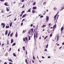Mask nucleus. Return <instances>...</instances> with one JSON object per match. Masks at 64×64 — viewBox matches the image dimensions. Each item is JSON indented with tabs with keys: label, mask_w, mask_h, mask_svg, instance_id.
Here are the masks:
<instances>
[{
	"label": "nucleus",
	"mask_w": 64,
	"mask_h": 64,
	"mask_svg": "<svg viewBox=\"0 0 64 64\" xmlns=\"http://www.w3.org/2000/svg\"><path fill=\"white\" fill-rule=\"evenodd\" d=\"M4 45V44H2L1 46L2 47H3V46Z\"/></svg>",
	"instance_id": "obj_46"
},
{
	"label": "nucleus",
	"mask_w": 64,
	"mask_h": 64,
	"mask_svg": "<svg viewBox=\"0 0 64 64\" xmlns=\"http://www.w3.org/2000/svg\"><path fill=\"white\" fill-rule=\"evenodd\" d=\"M17 36H18V34L17 33V32H16L15 34V37H17Z\"/></svg>",
	"instance_id": "obj_17"
},
{
	"label": "nucleus",
	"mask_w": 64,
	"mask_h": 64,
	"mask_svg": "<svg viewBox=\"0 0 64 64\" xmlns=\"http://www.w3.org/2000/svg\"><path fill=\"white\" fill-rule=\"evenodd\" d=\"M46 39V41L47 42H48V40H49V37L48 36H46L45 37V38L44 39V40H45Z\"/></svg>",
	"instance_id": "obj_4"
},
{
	"label": "nucleus",
	"mask_w": 64,
	"mask_h": 64,
	"mask_svg": "<svg viewBox=\"0 0 64 64\" xmlns=\"http://www.w3.org/2000/svg\"><path fill=\"white\" fill-rule=\"evenodd\" d=\"M34 39H36V38L37 39L38 38V32H37L35 35V32L34 33Z\"/></svg>",
	"instance_id": "obj_3"
},
{
	"label": "nucleus",
	"mask_w": 64,
	"mask_h": 64,
	"mask_svg": "<svg viewBox=\"0 0 64 64\" xmlns=\"http://www.w3.org/2000/svg\"><path fill=\"white\" fill-rule=\"evenodd\" d=\"M23 40L24 42H25V43H26L28 41V38L27 37H25V38H23Z\"/></svg>",
	"instance_id": "obj_2"
},
{
	"label": "nucleus",
	"mask_w": 64,
	"mask_h": 64,
	"mask_svg": "<svg viewBox=\"0 0 64 64\" xmlns=\"http://www.w3.org/2000/svg\"><path fill=\"white\" fill-rule=\"evenodd\" d=\"M59 34H58L57 36V38H59Z\"/></svg>",
	"instance_id": "obj_52"
},
{
	"label": "nucleus",
	"mask_w": 64,
	"mask_h": 64,
	"mask_svg": "<svg viewBox=\"0 0 64 64\" xmlns=\"http://www.w3.org/2000/svg\"><path fill=\"white\" fill-rule=\"evenodd\" d=\"M7 4H8V2H6L4 4V5L5 6H8V5H7Z\"/></svg>",
	"instance_id": "obj_10"
},
{
	"label": "nucleus",
	"mask_w": 64,
	"mask_h": 64,
	"mask_svg": "<svg viewBox=\"0 0 64 64\" xmlns=\"http://www.w3.org/2000/svg\"><path fill=\"white\" fill-rule=\"evenodd\" d=\"M24 12H25V11H23L21 13V14H22V15H23V13H24Z\"/></svg>",
	"instance_id": "obj_24"
},
{
	"label": "nucleus",
	"mask_w": 64,
	"mask_h": 64,
	"mask_svg": "<svg viewBox=\"0 0 64 64\" xmlns=\"http://www.w3.org/2000/svg\"><path fill=\"white\" fill-rule=\"evenodd\" d=\"M42 58L44 59V58H45V57H43V56H42Z\"/></svg>",
	"instance_id": "obj_63"
},
{
	"label": "nucleus",
	"mask_w": 64,
	"mask_h": 64,
	"mask_svg": "<svg viewBox=\"0 0 64 64\" xmlns=\"http://www.w3.org/2000/svg\"><path fill=\"white\" fill-rule=\"evenodd\" d=\"M63 26H62L61 28L60 29V31H61V32H62V30H63Z\"/></svg>",
	"instance_id": "obj_14"
},
{
	"label": "nucleus",
	"mask_w": 64,
	"mask_h": 64,
	"mask_svg": "<svg viewBox=\"0 0 64 64\" xmlns=\"http://www.w3.org/2000/svg\"><path fill=\"white\" fill-rule=\"evenodd\" d=\"M8 60L9 61H10L12 62H13V61H12V60L11 59H8Z\"/></svg>",
	"instance_id": "obj_26"
},
{
	"label": "nucleus",
	"mask_w": 64,
	"mask_h": 64,
	"mask_svg": "<svg viewBox=\"0 0 64 64\" xmlns=\"http://www.w3.org/2000/svg\"><path fill=\"white\" fill-rule=\"evenodd\" d=\"M53 9H54V10H55L57 9V8H56V7H55L53 8Z\"/></svg>",
	"instance_id": "obj_36"
},
{
	"label": "nucleus",
	"mask_w": 64,
	"mask_h": 64,
	"mask_svg": "<svg viewBox=\"0 0 64 64\" xmlns=\"http://www.w3.org/2000/svg\"><path fill=\"white\" fill-rule=\"evenodd\" d=\"M22 48H23V50H24V51H25V48L24 46H23L22 47Z\"/></svg>",
	"instance_id": "obj_20"
},
{
	"label": "nucleus",
	"mask_w": 64,
	"mask_h": 64,
	"mask_svg": "<svg viewBox=\"0 0 64 64\" xmlns=\"http://www.w3.org/2000/svg\"><path fill=\"white\" fill-rule=\"evenodd\" d=\"M28 36V40H30L31 39V38H30V37H31L29 36Z\"/></svg>",
	"instance_id": "obj_23"
},
{
	"label": "nucleus",
	"mask_w": 64,
	"mask_h": 64,
	"mask_svg": "<svg viewBox=\"0 0 64 64\" xmlns=\"http://www.w3.org/2000/svg\"><path fill=\"white\" fill-rule=\"evenodd\" d=\"M48 44H47L46 46V48H48Z\"/></svg>",
	"instance_id": "obj_37"
},
{
	"label": "nucleus",
	"mask_w": 64,
	"mask_h": 64,
	"mask_svg": "<svg viewBox=\"0 0 64 64\" xmlns=\"http://www.w3.org/2000/svg\"><path fill=\"white\" fill-rule=\"evenodd\" d=\"M46 3V2H44L43 3V4H45Z\"/></svg>",
	"instance_id": "obj_45"
},
{
	"label": "nucleus",
	"mask_w": 64,
	"mask_h": 64,
	"mask_svg": "<svg viewBox=\"0 0 64 64\" xmlns=\"http://www.w3.org/2000/svg\"><path fill=\"white\" fill-rule=\"evenodd\" d=\"M56 28V24H54L53 27V28Z\"/></svg>",
	"instance_id": "obj_12"
},
{
	"label": "nucleus",
	"mask_w": 64,
	"mask_h": 64,
	"mask_svg": "<svg viewBox=\"0 0 64 64\" xmlns=\"http://www.w3.org/2000/svg\"><path fill=\"white\" fill-rule=\"evenodd\" d=\"M55 28H53V29H52L53 32L55 30Z\"/></svg>",
	"instance_id": "obj_50"
},
{
	"label": "nucleus",
	"mask_w": 64,
	"mask_h": 64,
	"mask_svg": "<svg viewBox=\"0 0 64 64\" xmlns=\"http://www.w3.org/2000/svg\"><path fill=\"white\" fill-rule=\"evenodd\" d=\"M46 22H47L49 21V17L48 16H46Z\"/></svg>",
	"instance_id": "obj_6"
},
{
	"label": "nucleus",
	"mask_w": 64,
	"mask_h": 64,
	"mask_svg": "<svg viewBox=\"0 0 64 64\" xmlns=\"http://www.w3.org/2000/svg\"><path fill=\"white\" fill-rule=\"evenodd\" d=\"M35 4H36V2H34L33 4H32L33 5H35Z\"/></svg>",
	"instance_id": "obj_34"
},
{
	"label": "nucleus",
	"mask_w": 64,
	"mask_h": 64,
	"mask_svg": "<svg viewBox=\"0 0 64 64\" xmlns=\"http://www.w3.org/2000/svg\"><path fill=\"white\" fill-rule=\"evenodd\" d=\"M13 32H12L11 34L10 35V37H12V35H13Z\"/></svg>",
	"instance_id": "obj_22"
},
{
	"label": "nucleus",
	"mask_w": 64,
	"mask_h": 64,
	"mask_svg": "<svg viewBox=\"0 0 64 64\" xmlns=\"http://www.w3.org/2000/svg\"><path fill=\"white\" fill-rule=\"evenodd\" d=\"M17 19V18H16L14 19V21H16Z\"/></svg>",
	"instance_id": "obj_48"
},
{
	"label": "nucleus",
	"mask_w": 64,
	"mask_h": 64,
	"mask_svg": "<svg viewBox=\"0 0 64 64\" xmlns=\"http://www.w3.org/2000/svg\"><path fill=\"white\" fill-rule=\"evenodd\" d=\"M11 14H10V15H9V16H7V17H9V16H11Z\"/></svg>",
	"instance_id": "obj_54"
},
{
	"label": "nucleus",
	"mask_w": 64,
	"mask_h": 64,
	"mask_svg": "<svg viewBox=\"0 0 64 64\" xmlns=\"http://www.w3.org/2000/svg\"><path fill=\"white\" fill-rule=\"evenodd\" d=\"M13 55L14 56H15V57H16L17 56L16 54H14V53H13Z\"/></svg>",
	"instance_id": "obj_21"
},
{
	"label": "nucleus",
	"mask_w": 64,
	"mask_h": 64,
	"mask_svg": "<svg viewBox=\"0 0 64 64\" xmlns=\"http://www.w3.org/2000/svg\"><path fill=\"white\" fill-rule=\"evenodd\" d=\"M59 38H57V41H58V40H59Z\"/></svg>",
	"instance_id": "obj_40"
},
{
	"label": "nucleus",
	"mask_w": 64,
	"mask_h": 64,
	"mask_svg": "<svg viewBox=\"0 0 64 64\" xmlns=\"http://www.w3.org/2000/svg\"><path fill=\"white\" fill-rule=\"evenodd\" d=\"M11 50V48H10V49L9 50V51H10Z\"/></svg>",
	"instance_id": "obj_60"
},
{
	"label": "nucleus",
	"mask_w": 64,
	"mask_h": 64,
	"mask_svg": "<svg viewBox=\"0 0 64 64\" xmlns=\"http://www.w3.org/2000/svg\"><path fill=\"white\" fill-rule=\"evenodd\" d=\"M8 30H6L5 35H7V34H8Z\"/></svg>",
	"instance_id": "obj_7"
},
{
	"label": "nucleus",
	"mask_w": 64,
	"mask_h": 64,
	"mask_svg": "<svg viewBox=\"0 0 64 64\" xmlns=\"http://www.w3.org/2000/svg\"><path fill=\"white\" fill-rule=\"evenodd\" d=\"M4 11L3 10H2L1 12V13H4Z\"/></svg>",
	"instance_id": "obj_43"
},
{
	"label": "nucleus",
	"mask_w": 64,
	"mask_h": 64,
	"mask_svg": "<svg viewBox=\"0 0 64 64\" xmlns=\"http://www.w3.org/2000/svg\"><path fill=\"white\" fill-rule=\"evenodd\" d=\"M64 7H63V6L62 7V8L60 10V11H62V10H63V9H64V6H63Z\"/></svg>",
	"instance_id": "obj_15"
},
{
	"label": "nucleus",
	"mask_w": 64,
	"mask_h": 64,
	"mask_svg": "<svg viewBox=\"0 0 64 64\" xmlns=\"http://www.w3.org/2000/svg\"><path fill=\"white\" fill-rule=\"evenodd\" d=\"M48 58H50V56H48Z\"/></svg>",
	"instance_id": "obj_64"
},
{
	"label": "nucleus",
	"mask_w": 64,
	"mask_h": 64,
	"mask_svg": "<svg viewBox=\"0 0 64 64\" xmlns=\"http://www.w3.org/2000/svg\"><path fill=\"white\" fill-rule=\"evenodd\" d=\"M56 17H57V16H55L54 17V20H56Z\"/></svg>",
	"instance_id": "obj_16"
},
{
	"label": "nucleus",
	"mask_w": 64,
	"mask_h": 64,
	"mask_svg": "<svg viewBox=\"0 0 64 64\" xmlns=\"http://www.w3.org/2000/svg\"><path fill=\"white\" fill-rule=\"evenodd\" d=\"M22 14H21L20 15V17H22Z\"/></svg>",
	"instance_id": "obj_57"
},
{
	"label": "nucleus",
	"mask_w": 64,
	"mask_h": 64,
	"mask_svg": "<svg viewBox=\"0 0 64 64\" xmlns=\"http://www.w3.org/2000/svg\"><path fill=\"white\" fill-rule=\"evenodd\" d=\"M32 62L33 63H34V60H32Z\"/></svg>",
	"instance_id": "obj_41"
},
{
	"label": "nucleus",
	"mask_w": 64,
	"mask_h": 64,
	"mask_svg": "<svg viewBox=\"0 0 64 64\" xmlns=\"http://www.w3.org/2000/svg\"><path fill=\"white\" fill-rule=\"evenodd\" d=\"M26 31H27V30H23V33H26Z\"/></svg>",
	"instance_id": "obj_11"
},
{
	"label": "nucleus",
	"mask_w": 64,
	"mask_h": 64,
	"mask_svg": "<svg viewBox=\"0 0 64 64\" xmlns=\"http://www.w3.org/2000/svg\"><path fill=\"white\" fill-rule=\"evenodd\" d=\"M59 15H58V16H57V20H56V21H57V20L58 19V17H59Z\"/></svg>",
	"instance_id": "obj_39"
},
{
	"label": "nucleus",
	"mask_w": 64,
	"mask_h": 64,
	"mask_svg": "<svg viewBox=\"0 0 64 64\" xmlns=\"http://www.w3.org/2000/svg\"><path fill=\"white\" fill-rule=\"evenodd\" d=\"M24 21V19H23V20L22 21V22H23V21Z\"/></svg>",
	"instance_id": "obj_53"
},
{
	"label": "nucleus",
	"mask_w": 64,
	"mask_h": 64,
	"mask_svg": "<svg viewBox=\"0 0 64 64\" xmlns=\"http://www.w3.org/2000/svg\"><path fill=\"white\" fill-rule=\"evenodd\" d=\"M1 26H2V28H4L5 27V24L4 23H2L1 24Z\"/></svg>",
	"instance_id": "obj_5"
},
{
	"label": "nucleus",
	"mask_w": 64,
	"mask_h": 64,
	"mask_svg": "<svg viewBox=\"0 0 64 64\" xmlns=\"http://www.w3.org/2000/svg\"><path fill=\"white\" fill-rule=\"evenodd\" d=\"M7 25H8V26H7V25L6 26V29H8V28H9L10 27L9 25V24H7Z\"/></svg>",
	"instance_id": "obj_8"
},
{
	"label": "nucleus",
	"mask_w": 64,
	"mask_h": 64,
	"mask_svg": "<svg viewBox=\"0 0 64 64\" xmlns=\"http://www.w3.org/2000/svg\"><path fill=\"white\" fill-rule=\"evenodd\" d=\"M26 16V14L22 16V18H24V17H25Z\"/></svg>",
	"instance_id": "obj_9"
},
{
	"label": "nucleus",
	"mask_w": 64,
	"mask_h": 64,
	"mask_svg": "<svg viewBox=\"0 0 64 64\" xmlns=\"http://www.w3.org/2000/svg\"><path fill=\"white\" fill-rule=\"evenodd\" d=\"M44 51H47V49H45L44 50Z\"/></svg>",
	"instance_id": "obj_58"
},
{
	"label": "nucleus",
	"mask_w": 64,
	"mask_h": 64,
	"mask_svg": "<svg viewBox=\"0 0 64 64\" xmlns=\"http://www.w3.org/2000/svg\"><path fill=\"white\" fill-rule=\"evenodd\" d=\"M35 11L34 10L32 11V13H35Z\"/></svg>",
	"instance_id": "obj_29"
},
{
	"label": "nucleus",
	"mask_w": 64,
	"mask_h": 64,
	"mask_svg": "<svg viewBox=\"0 0 64 64\" xmlns=\"http://www.w3.org/2000/svg\"><path fill=\"white\" fill-rule=\"evenodd\" d=\"M25 62H27V59H26L25 60Z\"/></svg>",
	"instance_id": "obj_55"
},
{
	"label": "nucleus",
	"mask_w": 64,
	"mask_h": 64,
	"mask_svg": "<svg viewBox=\"0 0 64 64\" xmlns=\"http://www.w3.org/2000/svg\"><path fill=\"white\" fill-rule=\"evenodd\" d=\"M12 22H11V23H10V27H11L12 26Z\"/></svg>",
	"instance_id": "obj_18"
},
{
	"label": "nucleus",
	"mask_w": 64,
	"mask_h": 64,
	"mask_svg": "<svg viewBox=\"0 0 64 64\" xmlns=\"http://www.w3.org/2000/svg\"><path fill=\"white\" fill-rule=\"evenodd\" d=\"M7 45H9V40H7Z\"/></svg>",
	"instance_id": "obj_30"
},
{
	"label": "nucleus",
	"mask_w": 64,
	"mask_h": 64,
	"mask_svg": "<svg viewBox=\"0 0 64 64\" xmlns=\"http://www.w3.org/2000/svg\"><path fill=\"white\" fill-rule=\"evenodd\" d=\"M31 12V8L29 9L28 11L27 12Z\"/></svg>",
	"instance_id": "obj_19"
},
{
	"label": "nucleus",
	"mask_w": 64,
	"mask_h": 64,
	"mask_svg": "<svg viewBox=\"0 0 64 64\" xmlns=\"http://www.w3.org/2000/svg\"><path fill=\"white\" fill-rule=\"evenodd\" d=\"M26 55H27V50H26Z\"/></svg>",
	"instance_id": "obj_42"
},
{
	"label": "nucleus",
	"mask_w": 64,
	"mask_h": 64,
	"mask_svg": "<svg viewBox=\"0 0 64 64\" xmlns=\"http://www.w3.org/2000/svg\"><path fill=\"white\" fill-rule=\"evenodd\" d=\"M9 64H12V62H9Z\"/></svg>",
	"instance_id": "obj_62"
},
{
	"label": "nucleus",
	"mask_w": 64,
	"mask_h": 64,
	"mask_svg": "<svg viewBox=\"0 0 64 64\" xmlns=\"http://www.w3.org/2000/svg\"><path fill=\"white\" fill-rule=\"evenodd\" d=\"M4 0H0V1L1 2H3V1H4Z\"/></svg>",
	"instance_id": "obj_44"
},
{
	"label": "nucleus",
	"mask_w": 64,
	"mask_h": 64,
	"mask_svg": "<svg viewBox=\"0 0 64 64\" xmlns=\"http://www.w3.org/2000/svg\"><path fill=\"white\" fill-rule=\"evenodd\" d=\"M50 37H52V34H50Z\"/></svg>",
	"instance_id": "obj_61"
},
{
	"label": "nucleus",
	"mask_w": 64,
	"mask_h": 64,
	"mask_svg": "<svg viewBox=\"0 0 64 64\" xmlns=\"http://www.w3.org/2000/svg\"><path fill=\"white\" fill-rule=\"evenodd\" d=\"M24 4L23 5V6H22V8H24Z\"/></svg>",
	"instance_id": "obj_47"
},
{
	"label": "nucleus",
	"mask_w": 64,
	"mask_h": 64,
	"mask_svg": "<svg viewBox=\"0 0 64 64\" xmlns=\"http://www.w3.org/2000/svg\"><path fill=\"white\" fill-rule=\"evenodd\" d=\"M13 41H14L12 39L11 40V43H12L13 42Z\"/></svg>",
	"instance_id": "obj_25"
},
{
	"label": "nucleus",
	"mask_w": 64,
	"mask_h": 64,
	"mask_svg": "<svg viewBox=\"0 0 64 64\" xmlns=\"http://www.w3.org/2000/svg\"><path fill=\"white\" fill-rule=\"evenodd\" d=\"M42 27H43V28L44 27H46V25H45V24H44L43 25H42Z\"/></svg>",
	"instance_id": "obj_27"
},
{
	"label": "nucleus",
	"mask_w": 64,
	"mask_h": 64,
	"mask_svg": "<svg viewBox=\"0 0 64 64\" xmlns=\"http://www.w3.org/2000/svg\"><path fill=\"white\" fill-rule=\"evenodd\" d=\"M6 11H9V10L7 8H6Z\"/></svg>",
	"instance_id": "obj_32"
},
{
	"label": "nucleus",
	"mask_w": 64,
	"mask_h": 64,
	"mask_svg": "<svg viewBox=\"0 0 64 64\" xmlns=\"http://www.w3.org/2000/svg\"><path fill=\"white\" fill-rule=\"evenodd\" d=\"M33 28H31L30 30L28 31V34H30L32 35H33Z\"/></svg>",
	"instance_id": "obj_1"
},
{
	"label": "nucleus",
	"mask_w": 64,
	"mask_h": 64,
	"mask_svg": "<svg viewBox=\"0 0 64 64\" xmlns=\"http://www.w3.org/2000/svg\"><path fill=\"white\" fill-rule=\"evenodd\" d=\"M10 32H9L8 34V36H9V35H10Z\"/></svg>",
	"instance_id": "obj_35"
},
{
	"label": "nucleus",
	"mask_w": 64,
	"mask_h": 64,
	"mask_svg": "<svg viewBox=\"0 0 64 64\" xmlns=\"http://www.w3.org/2000/svg\"><path fill=\"white\" fill-rule=\"evenodd\" d=\"M33 10H35L36 9H37V7L34 6L32 8Z\"/></svg>",
	"instance_id": "obj_13"
},
{
	"label": "nucleus",
	"mask_w": 64,
	"mask_h": 64,
	"mask_svg": "<svg viewBox=\"0 0 64 64\" xmlns=\"http://www.w3.org/2000/svg\"><path fill=\"white\" fill-rule=\"evenodd\" d=\"M30 26L31 27H32V26H33V24H31L30 25Z\"/></svg>",
	"instance_id": "obj_56"
},
{
	"label": "nucleus",
	"mask_w": 64,
	"mask_h": 64,
	"mask_svg": "<svg viewBox=\"0 0 64 64\" xmlns=\"http://www.w3.org/2000/svg\"><path fill=\"white\" fill-rule=\"evenodd\" d=\"M16 44V43H14V44H12V46H15V45Z\"/></svg>",
	"instance_id": "obj_31"
},
{
	"label": "nucleus",
	"mask_w": 64,
	"mask_h": 64,
	"mask_svg": "<svg viewBox=\"0 0 64 64\" xmlns=\"http://www.w3.org/2000/svg\"><path fill=\"white\" fill-rule=\"evenodd\" d=\"M20 0V1L21 2H24V0Z\"/></svg>",
	"instance_id": "obj_38"
},
{
	"label": "nucleus",
	"mask_w": 64,
	"mask_h": 64,
	"mask_svg": "<svg viewBox=\"0 0 64 64\" xmlns=\"http://www.w3.org/2000/svg\"><path fill=\"white\" fill-rule=\"evenodd\" d=\"M33 59L34 60H35V56H34V55H33Z\"/></svg>",
	"instance_id": "obj_28"
},
{
	"label": "nucleus",
	"mask_w": 64,
	"mask_h": 64,
	"mask_svg": "<svg viewBox=\"0 0 64 64\" xmlns=\"http://www.w3.org/2000/svg\"><path fill=\"white\" fill-rule=\"evenodd\" d=\"M51 24V23L49 24H48V26H49Z\"/></svg>",
	"instance_id": "obj_59"
},
{
	"label": "nucleus",
	"mask_w": 64,
	"mask_h": 64,
	"mask_svg": "<svg viewBox=\"0 0 64 64\" xmlns=\"http://www.w3.org/2000/svg\"><path fill=\"white\" fill-rule=\"evenodd\" d=\"M40 18H42V17H43V16H40Z\"/></svg>",
	"instance_id": "obj_49"
},
{
	"label": "nucleus",
	"mask_w": 64,
	"mask_h": 64,
	"mask_svg": "<svg viewBox=\"0 0 64 64\" xmlns=\"http://www.w3.org/2000/svg\"><path fill=\"white\" fill-rule=\"evenodd\" d=\"M23 22L21 23V26H22V25H23Z\"/></svg>",
	"instance_id": "obj_51"
},
{
	"label": "nucleus",
	"mask_w": 64,
	"mask_h": 64,
	"mask_svg": "<svg viewBox=\"0 0 64 64\" xmlns=\"http://www.w3.org/2000/svg\"><path fill=\"white\" fill-rule=\"evenodd\" d=\"M58 13H59V11H58L56 14L55 16H56L58 15Z\"/></svg>",
	"instance_id": "obj_33"
}]
</instances>
